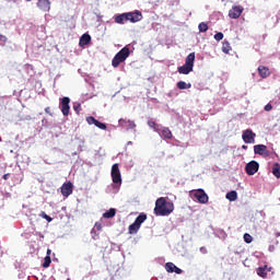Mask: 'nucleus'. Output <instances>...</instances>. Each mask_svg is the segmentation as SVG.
Returning a JSON list of instances; mask_svg holds the SVG:
<instances>
[{"label":"nucleus","mask_w":280,"mask_h":280,"mask_svg":"<svg viewBox=\"0 0 280 280\" xmlns=\"http://www.w3.org/2000/svg\"><path fill=\"white\" fill-rule=\"evenodd\" d=\"M155 215L165 217L174 213V202L165 200L164 197H160L155 201L154 208Z\"/></svg>","instance_id":"f257e3e1"},{"label":"nucleus","mask_w":280,"mask_h":280,"mask_svg":"<svg viewBox=\"0 0 280 280\" xmlns=\"http://www.w3.org/2000/svg\"><path fill=\"white\" fill-rule=\"evenodd\" d=\"M194 62H196V52H190L185 60L184 66L177 68L178 73L182 75H189L194 71Z\"/></svg>","instance_id":"f03ea898"},{"label":"nucleus","mask_w":280,"mask_h":280,"mask_svg":"<svg viewBox=\"0 0 280 280\" xmlns=\"http://www.w3.org/2000/svg\"><path fill=\"white\" fill-rule=\"evenodd\" d=\"M129 56H130V48L124 47L113 58L112 67H114V69H117V67H119L121 62H126Z\"/></svg>","instance_id":"7ed1b4c3"},{"label":"nucleus","mask_w":280,"mask_h":280,"mask_svg":"<svg viewBox=\"0 0 280 280\" xmlns=\"http://www.w3.org/2000/svg\"><path fill=\"white\" fill-rule=\"evenodd\" d=\"M69 104H71V98L67 96H63L62 98H60L59 106L65 117H69V112L71 110V106H69Z\"/></svg>","instance_id":"20e7f679"},{"label":"nucleus","mask_w":280,"mask_h":280,"mask_svg":"<svg viewBox=\"0 0 280 280\" xmlns=\"http://www.w3.org/2000/svg\"><path fill=\"white\" fill-rule=\"evenodd\" d=\"M112 180L114 185H121V171H119V164L112 166Z\"/></svg>","instance_id":"39448f33"},{"label":"nucleus","mask_w":280,"mask_h":280,"mask_svg":"<svg viewBox=\"0 0 280 280\" xmlns=\"http://www.w3.org/2000/svg\"><path fill=\"white\" fill-rule=\"evenodd\" d=\"M126 14L127 21H129V23H139V21L143 20V14L139 10H136L133 12H126Z\"/></svg>","instance_id":"423d86ee"},{"label":"nucleus","mask_w":280,"mask_h":280,"mask_svg":"<svg viewBox=\"0 0 280 280\" xmlns=\"http://www.w3.org/2000/svg\"><path fill=\"white\" fill-rule=\"evenodd\" d=\"M245 171H246V174H248V176H255V174L259 172V163L255 161L247 163L245 166Z\"/></svg>","instance_id":"0eeeda50"},{"label":"nucleus","mask_w":280,"mask_h":280,"mask_svg":"<svg viewBox=\"0 0 280 280\" xmlns=\"http://www.w3.org/2000/svg\"><path fill=\"white\" fill-rule=\"evenodd\" d=\"M255 137H257V135L253 132V129H246L242 135L244 143H255Z\"/></svg>","instance_id":"6e6552de"},{"label":"nucleus","mask_w":280,"mask_h":280,"mask_svg":"<svg viewBox=\"0 0 280 280\" xmlns=\"http://www.w3.org/2000/svg\"><path fill=\"white\" fill-rule=\"evenodd\" d=\"M194 198H196L200 205H207L209 202V195H207L202 189H198L194 194Z\"/></svg>","instance_id":"1a4fd4ad"},{"label":"nucleus","mask_w":280,"mask_h":280,"mask_svg":"<svg viewBox=\"0 0 280 280\" xmlns=\"http://www.w3.org/2000/svg\"><path fill=\"white\" fill-rule=\"evenodd\" d=\"M244 12V7L242 5H233L232 9L229 11L230 19H240L242 13Z\"/></svg>","instance_id":"9d476101"},{"label":"nucleus","mask_w":280,"mask_h":280,"mask_svg":"<svg viewBox=\"0 0 280 280\" xmlns=\"http://www.w3.org/2000/svg\"><path fill=\"white\" fill-rule=\"evenodd\" d=\"M254 152L259 154V156H264L265 159L270 156V151H268V147L265 144H256L254 145Z\"/></svg>","instance_id":"9b49d317"},{"label":"nucleus","mask_w":280,"mask_h":280,"mask_svg":"<svg viewBox=\"0 0 280 280\" xmlns=\"http://www.w3.org/2000/svg\"><path fill=\"white\" fill-rule=\"evenodd\" d=\"M71 194H73V183L67 182V183L62 184V186H61V195L65 198H69V196H71Z\"/></svg>","instance_id":"f8f14e48"},{"label":"nucleus","mask_w":280,"mask_h":280,"mask_svg":"<svg viewBox=\"0 0 280 280\" xmlns=\"http://www.w3.org/2000/svg\"><path fill=\"white\" fill-rule=\"evenodd\" d=\"M118 124L121 128H125L127 130H135V128H137V124H135V120H126L124 118H120L118 120Z\"/></svg>","instance_id":"ddd939ff"},{"label":"nucleus","mask_w":280,"mask_h":280,"mask_svg":"<svg viewBox=\"0 0 280 280\" xmlns=\"http://www.w3.org/2000/svg\"><path fill=\"white\" fill-rule=\"evenodd\" d=\"M272 271V267H268V265H265L264 267H258L256 269V272L258 277H261V279H267L268 272Z\"/></svg>","instance_id":"4468645a"},{"label":"nucleus","mask_w":280,"mask_h":280,"mask_svg":"<svg viewBox=\"0 0 280 280\" xmlns=\"http://www.w3.org/2000/svg\"><path fill=\"white\" fill-rule=\"evenodd\" d=\"M166 272H175L176 275H183V269L178 268L174 262L165 264Z\"/></svg>","instance_id":"2eb2a0df"},{"label":"nucleus","mask_w":280,"mask_h":280,"mask_svg":"<svg viewBox=\"0 0 280 280\" xmlns=\"http://www.w3.org/2000/svg\"><path fill=\"white\" fill-rule=\"evenodd\" d=\"M37 8L43 12H49L51 8V2H49V0H38Z\"/></svg>","instance_id":"dca6fc26"},{"label":"nucleus","mask_w":280,"mask_h":280,"mask_svg":"<svg viewBox=\"0 0 280 280\" xmlns=\"http://www.w3.org/2000/svg\"><path fill=\"white\" fill-rule=\"evenodd\" d=\"M258 74L260 75V78L266 80V78H268L270 75V69L268 67H265V66H259L258 67Z\"/></svg>","instance_id":"f3484780"},{"label":"nucleus","mask_w":280,"mask_h":280,"mask_svg":"<svg viewBox=\"0 0 280 280\" xmlns=\"http://www.w3.org/2000/svg\"><path fill=\"white\" fill-rule=\"evenodd\" d=\"M115 23H118V25H125V23H128L127 13L116 15Z\"/></svg>","instance_id":"a211bd4d"},{"label":"nucleus","mask_w":280,"mask_h":280,"mask_svg":"<svg viewBox=\"0 0 280 280\" xmlns=\"http://www.w3.org/2000/svg\"><path fill=\"white\" fill-rule=\"evenodd\" d=\"M139 229H141V226L138 223L133 222L128 228L129 235H137V233H139Z\"/></svg>","instance_id":"6ab92c4d"},{"label":"nucleus","mask_w":280,"mask_h":280,"mask_svg":"<svg viewBox=\"0 0 280 280\" xmlns=\"http://www.w3.org/2000/svg\"><path fill=\"white\" fill-rule=\"evenodd\" d=\"M145 220H148V214H145V212H141L135 220V223L138 224L139 226H141L143 224V222H145Z\"/></svg>","instance_id":"aec40b11"},{"label":"nucleus","mask_w":280,"mask_h":280,"mask_svg":"<svg viewBox=\"0 0 280 280\" xmlns=\"http://www.w3.org/2000/svg\"><path fill=\"white\" fill-rule=\"evenodd\" d=\"M91 43V35L83 34L80 38V45L81 47H84V45H89Z\"/></svg>","instance_id":"412c9836"},{"label":"nucleus","mask_w":280,"mask_h":280,"mask_svg":"<svg viewBox=\"0 0 280 280\" xmlns=\"http://www.w3.org/2000/svg\"><path fill=\"white\" fill-rule=\"evenodd\" d=\"M225 198L230 200V202H235V200H237V191L231 190L225 195Z\"/></svg>","instance_id":"4be33fe9"},{"label":"nucleus","mask_w":280,"mask_h":280,"mask_svg":"<svg viewBox=\"0 0 280 280\" xmlns=\"http://www.w3.org/2000/svg\"><path fill=\"white\" fill-rule=\"evenodd\" d=\"M116 213H117V210L112 208L108 211L103 213V218H105V219L115 218Z\"/></svg>","instance_id":"5701e85b"},{"label":"nucleus","mask_w":280,"mask_h":280,"mask_svg":"<svg viewBox=\"0 0 280 280\" xmlns=\"http://www.w3.org/2000/svg\"><path fill=\"white\" fill-rule=\"evenodd\" d=\"M162 137H163L164 139H172V137H173L172 130H170V128H167V127H164V128L162 129Z\"/></svg>","instance_id":"b1692460"},{"label":"nucleus","mask_w":280,"mask_h":280,"mask_svg":"<svg viewBox=\"0 0 280 280\" xmlns=\"http://www.w3.org/2000/svg\"><path fill=\"white\" fill-rule=\"evenodd\" d=\"M177 89H179L180 91H183L185 89H191V83H186L185 81H179V82H177Z\"/></svg>","instance_id":"393cba45"},{"label":"nucleus","mask_w":280,"mask_h":280,"mask_svg":"<svg viewBox=\"0 0 280 280\" xmlns=\"http://www.w3.org/2000/svg\"><path fill=\"white\" fill-rule=\"evenodd\" d=\"M231 49H232L231 44L229 42L224 40L222 44L223 54H229L231 51Z\"/></svg>","instance_id":"a878e982"},{"label":"nucleus","mask_w":280,"mask_h":280,"mask_svg":"<svg viewBox=\"0 0 280 280\" xmlns=\"http://www.w3.org/2000/svg\"><path fill=\"white\" fill-rule=\"evenodd\" d=\"M272 174L276 178H280V164L276 163L272 167Z\"/></svg>","instance_id":"bb28decb"},{"label":"nucleus","mask_w":280,"mask_h":280,"mask_svg":"<svg viewBox=\"0 0 280 280\" xmlns=\"http://www.w3.org/2000/svg\"><path fill=\"white\" fill-rule=\"evenodd\" d=\"M149 128H152L155 132H159V125L154 120H148Z\"/></svg>","instance_id":"cd10ccee"},{"label":"nucleus","mask_w":280,"mask_h":280,"mask_svg":"<svg viewBox=\"0 0 280 280\" xmlns=\"http://www.w3.org/2000/svg\"><path fill=\"white\" fill-rule=\"evenodd\" d=\"M49 266H51V257L50 256H46L44 258L43 268H49Z\"/></svg>","instance_id":"c85d7f7f"},{"label":"nucleus","mask_w":280,"mask_h":280,"mask_svg":"<svg viewBox=\"0 0 280 280\" xmlns=\"http://www.w3.org/2000/svg\"><path fill=\"white\" fill-rule=\"evenodd\" d=\"M198 30H199V32L205 33V32H207V31L209 30V25H207V23H205V22H201V23L198 25Z\"/></svg>","instance_id":"c756f323"},{"label":"nucleus","mask_w":280,"mask_h":280,"mask_svg":"<svg viewBox=\"0 0 280 280\" xmlns=\"http://www.w3.org/2000/svg\"><path fill=\"white\" fill-rule=\"evenodd\" d=\"M86 121H88V124H89V126H95V124L97 122V119H95V117H93V116H89V117H86Z\"/></svg>","instance_id":"7c9ffc66"},{"label":"nucleus","mask_w":280,"mask_h":280,"mask_svg":"<svg viewBox=\"0 0 280 280\" xmlns=\"http://www.w3.org/2000/svg\"><path fill=\"white\" fill-rule=\"evenodd\" d=\"M94 126H96V128H100V130H106V128H107L106 124L101 122L100 120H96Z\"/></svg>","instance_id":"2f4dec72"},{"label":"nucleus","mask_w":280,"mask_h":280,"mask_svg":"<svg viewBox=\"0 0 280 280\" xmlns=\"http://www.w3.org/2000/svg\"><path fill=\"white\" fill-rule=\"evenodd\" d=\"M40 218H43L44 220L51 222L54 219L51 217H49L47 213H45V211L40 212Z\"/></svg>","instance_id":"473e14b6"},{"label":"nucleus","mask_w":280,"mask_h":280,"mask_svg":"<svg viewBox=\"0 0 280 280\" xmlns=\"http://www.w3.org/2000/svg\"><path fill=\"white\" fill-rule=\"evenodd\" d=\"M244 242H246V244H250L253 242V236L248 233L244 234Z\"/></svg>","instance_id":"72a5a7b5"},{"label":"nucleus","mask_w":280,"mask_h":280,"mask_svg":"<svg viewBox=\"0 0 280 280\" xmlns=\"http://www.w3.org/2000/svg\"><path fill=\"white\" fill-rule=\"evenodd\" d=\"M73 110H75L77 115H80V110H82V104L80 103L74 104Z\"/></svg>","instance_id":"f704fd0d"},{"label":"nucleus","mask_w":280,"mask_h":280,"mask_svg":"<svg viewBox=\"0 0 280 280\" xmlns=\"http://www.w3.org/2000/svg\"><path fill=\"white\" fill-rule=\"evenodd\" d=\"M224 38V34L222 32H219L214 35V39L220 43Z\"/></svg>","instance_id":"c9c22d12"},{"label":"nucleus","mask_w":280,"mask_h":280,"mask_svg":"<svg viewBox=\"0 0 280 280\" xmlns=\"http://www.w3.org/2000/svg\"><path fill=\"white\" fill-rule=\"evenodd\" d=\"M265 110L267 113H270V110H272V104L268 103L266 106H265Z\"/></svg>","instance_id":"e433bc0d"},{"label":"nucleus","mask_w":280,"mask_h":280,"mask_svg":"<svg viewBox=\"0 0 280 280\" xmlns=\"http://www.w3.org/2000/svg\"><path fill=\"white\" fill-rule=\"evenodd\" d=\"M0 42L1 43H8V37L5 35L0 34Z\"/></svg>","instance_id":"4c0bfd02"},{"label":"nucleus","mask_w":280,"mask_h":280,"mask_svg":"<svg viewBox=\"0 0 280 280\" xmlns=\"http://www.w3.org/2000/svg\"><path fill=\"white\" fill-rule=\"evenodd\" d=\"M199 250L202 255H207V253H208L207 247H205V246L200 247Z\"/></svg>","instance_id":"58836bf2"},{"label":"nucleus","mask_w":280,"mask_h":280,"mask_svg":"<svg viewBox=\"0 0 280 280\" xmlns=\"http://www.w3.org/2000/svg\"><path fill=\"white\" fill-rule=\"evenodd\" d=\"M94 229L96 231H102V223H95Z\"/></svg>","instance_id":"ea45409f"},{"label":"nucleus","mask_w":280,"mask_h":280,"mask_svg":"<svg viewBox=\"0 0 280 280\" xmlns=\"http://www.w3.org/2000/svg\"><path fill=\"white\" fill-rule=\"evenodd\" d=\"M45 113H47L48 115H51V107H46Z\"/></svg>","instance_id":"a19ab883"},{"label":"nucleus","mask_w":280,"mask_h":280,"mask_svg":"<svg viewBox=\"0 0 280 280\" xmlns=\"http://www.w3.org/2000/svg\"><path fill=\"white\" fill-rule=\"evenodd\" d=\"M2 178H3L4 180H8V178H10V173L4 174Z\"/></svg>","instance_id":"79ce46f5"},{"label":"nucleus","mask_w":280,"mask_h":280,"mask_svg":"<svg viewBox=\"0 0 280 280\" xmlns=\"http://www.w3.org/2000/svg\"><path fill=\"white\" fill-rule=\"evenodd\" d=\"M49 255H51V249H47V257H49Z\"/></svg>","instance_id":"37998d69"},{"label":"nucleus","mask_w":280,"mask_h":280,"mask_svg":"<svg viewBox=\"0 0 280 280\" xmlns=\"http://www.w3.org/2000/svg\"><path fill=\"white\" fill-rule=\"evenodd\" d=\"M248 147H246V145H243V150H246Z\"/></svg>","instance_id":"c03bdc74"},{"label":"nucleus","mask_w":280,"mask_h":280,"mask_svg":"<svg viewBox=\"0 0 280 280\" xmlns=\"http://www.w3.org/2000/svg\"><path fill=\"white\" fill-rule=\"evenodd\" d=\"M26 1H32V0H26Z\"/></svg>","instance_id":"a18cd8bd"}]
</instances>
